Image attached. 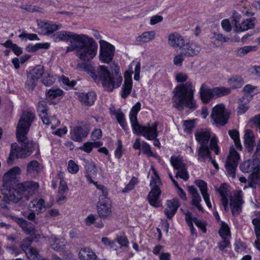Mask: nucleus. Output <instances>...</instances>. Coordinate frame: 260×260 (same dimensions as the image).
<instances>
[{
  "label": "nucleus",
  "instance_id": "f257e3e1",
  "mask_svg": "<svg viewBox=\"0 0 260 260\" xmlns=\"http://www.w3.org/2000/svg\"><path fill=\"white\" fill-rule=\"evenodd\" d=\"M21 170L18 167H14L8 171L3 176V186L2 191L4 194L0 207L4 209H9L10 202L16 203L23 198L29 200L35 191L39 187L38 183L27 181L17 183V175L20 174Z\"/></svg>",
  "mask_w": 260,
  "mask_h": 260
},
{
  "label": "nucleus",
  "instance_id": "f03ea898",
  "mask_svg": "<svg viewBox=\"0 0 260 260\" xmlns=\"http://www.w3.org/2000/svg\"><path fill=\"white\" fill-rule=\"evenodd\" d=\"M52 39L55 42H70L67 51H74L81 60L89 61L96 54L98 44L93 38L84 34H77L68 31H60L53 34Z\"/></svg>",
  "mask_w": 260,
  "mask_h": 260
},
{
  "label": "nucleus",
  "instance_id": "7ed1b4c3",
  "mask_svg": "<svg viewBox=\"0 0 260 260\" xmlns=\"http://www.w3.org/2000/svg\"><path fill=\"white\" fill-rule=\"evenodd\" d=\"M77 67L80 70L86 72L94 81H101L104 88L108 91H112L121 84L122 77L119 73V68L116 63H113L111 65L112 74L104 66H100L95 69L91 63L83 62L78 63Z\"/></svg>",
  "mask_w": 260,
  "mask_h": 260
},
{
  "label": "nucleus",
  "instance_id": "20e7f679",
  "mask_svg": "<svg viewBox=\"0 0 260 260\" xmlns=\"http://www.w3.org/2000/svg\"><path fill=\"white\" fill-rule=\"evenodd\" d=\"M188 75L183 72H179L175 75V79L177 82L182 83L178 85L173 90L174 95L172 98L173 106L179 111L186 108L192 112L198 107L194 98L195 91L191 82H187Z\"/></svg>",
  "mask_w": 260,
  "mask_h": 260
},
{
  "label": "nucleus",
  "instance_id": "39448f33",
  "mask_svg": "<svg viewBox=\"0 0 260 260\" xmlns=\"http://www.w3.org/2000/svg\"><path fill=\"white\" fill-rule=\"evenodd\" d=\"M35 118L34 114L31 111L23 112L18 123L16 129V137L19 142L30 155L37 145L32 141H28L27 134L30 126Z\"/></svg>",
  "mask_w": 260,
  "mask_h": 260
},
{
  "label": "nucleus",
  "instance_id": "423d86ee",
  "mask_svg": "<svg viewBox=\"0 0 260 260\" xmlns=\"http://www.w3.org/2000/svg\"><path fill=\"white\" fill-rule=\"evenodd\" d=\"M231 93V88L217 87L209 88L208 85L203 83L200 88V97L203 103L208 104L214 97H220Z\"/></svg>",
  "mask_w": 260,
  "mask_h": 260
},
{
  "label": "nucleus",
  "instance_id": "0eeeda50",
  "mask_svg": "<svg viewBox=\"0 0 260 260\" xmlns=\"http://www.w3.org/2000/svg\"><path fill=\"white\" fill-rule=\"evenodd\" d=\"M19 248L16 245H11L7 247L11 253L14 254L15 256L18 255L22 252H24L29 260H38V258L41 255L39 251L37 249L32 247L31 245H19Z\"/></svg>",
  "mask_w": 260,
  "mask_h": 260
},
{
  "label": "nucleus",
  "instance_id": "6e6552de",
  "mask_svg": "<svg viewBox=\"0 0 260 260\" xmlns=\"http://www.w3.org/2000/svg\"><path fill=\"white\" fill-rule=\"evenodd\" d=\"M230 113L226 111L224 104H221L215 106L212 111L211 118L213 123L217 126H223L228 122Z\"/></svg>",
  "mask_w": 260,
  "mask_h": 260
},
{
  "label": "nucleus",
  "instance_id": "1a4fd4ad",
  "mask_svg": "<svg viewBox=\"0 0 260 260\" xmlns=\"http://www.w3.org/2000/svg\"><path fill=\"white\" fill-rule=\"evenodd\" d=\"M158 125V122L155 121L151 126L148 124L147 126H145L143 128L136 132L135 133L138 135H142L145 138L149 140H153V145L157 147H160V142L159 140L156 139L158 136V132L157 131V127Z\"/></svg>",
  "mask_w": 260,
  "mask_h": 260
},
{
  "label": "nucleus",
  "instance_id": "9d476101",
  "mask_svg": "<svg viewBox=\"0 0 260 260\" xmlns=\"http://www.w3.org/2000/svg\"><path fill=\"white\" fill-rule=\"evenodd\" d=\"M171 162L174 168L176 170H178L176 177H180L184 181H187L189 178V175L187 172L186 165L184 163L182 157L179 156H172L171 157Z\"/></svg>",
  "mask_w": 260,
  "mask_h": 260
},
{
  "label": "nucleus",
  "instance_id": "9b49d317",
  "mask_svg": "<svg viewBox=\"0 0 260 260\" xmlns=\"http://www.w3.org/2000/svg\"><path fill=\"white\" fill-rule=\"evenodd\" d=\"M100 60L104 62L109 63L113 59L115 50L114 47L109 43L100 40Z\"/></svg>",
  "mask_w": 260,
  "mask_h": 260
},
{
  "label": "nucleus",
  "instance_id": "f8f14e48",
  "mask_svg": "<svg viewBox=\"0 0 260 260\" xmlns=\"http://www.w3.org/2000/svg\"><path fill=\"white\" fill-rule=\"evenodd\" d=\"M239 159V153L234 149H231L225 166L226 172L233 178L235 177V171Z\"/></svg>",
  "mask_w": 260,
  "mask_h": 260
},
{
  "label": "nucleus",
  "instance_id": "ddd939ff",
  "mask_svg": "<svg viewBox=\"0 0 260 260\" xmlns=\"http://www.w3.org/2000/svg\"><path fill=\"white\" fill-rule=\"evenodd\" d=\"M44 73V69L41 65L37 66L30 72L25 83L26 87L29 90L32 91L34 90L38 80L42 77Z\"/></svg>",
  "mask_w": 260,
  "mask_h": 260
},
{
  "label": "nucleus",
  "instance_id": "4468645a",
  "mask_svg": "<svg viewBox=\"0 0 260 260\" xmlns=\"http://www.w3.org/2000/svg\"><path fill=\"white\" fill-rule=\"evenodd\" d=\"M244 202L243 193L241 190L238 191L234 197L230 199V206L233 216H236L240 213L242 211V206Z\"/></svg>",
  "mask_w": 260,
  "mask_h": 260
},
{
  "label": "nucleus",
  "instance_id": "2eb2a0df",
  "mask_svg": "<svg viewBox=\"0 0 260 260\" xmlns=\"http://www.w3.org/2000/svg\"><path fill=\"white\" fill-rule=\"evenodd\" d=\"M16 146V144H12L11 145L12 150L7 159V162L10 165L13 164V160L15 158H25L29 155V153L26 151L22 146L21 147H17Z\"/></svg>",
  "mask_w": 260,
  "mask_h": 260
},
{
  "label": "nucleus",
  "instance_id": "dca6fc26",
  "mask_svg": "<svg viewBox=\"0 0 260 260\" xmlns=\"http://www.w3.org/2000/svg\"><path fill=\"white\" fill-rule=\"evenodd\" d=\"M141 103L137 102L132 108L129 113V119L131 120L133 131L134 133L138 132L145 126L141 125L138 122L137 114L141 109Z\"/></svg>",
  "mask_w": 260,
  "mask_h": 260
},
{
  "label": "nucleus",
  "instance_id": "f3484780",
  "mask_svg": "<svg viewBox=\"0 0 260 260\" xmlns=\"http://www.w3.org/2000/svg\"><path fill=\"white\" fill-rule=\"evenodd\" d=\"M89 132V129L87 126H78L71 131V138L75 141L81 142L87 137Z\"/></svg>",
  "mask_w": 260,
  "mask_h": 260
},
{
  "label": "nucleus",
  "instance_id": "a211bd4d",
  "mask_svg": "<svg viewBox=\"0 0 260 260\" xmlns=\"http://www.w3.org/2000/svg\"><path fill=\"white\" fill-rule=\"evenodd\" d=\"M201 49V47L197 44L187 43L181 47V52L185 57H191L197 55Z\"/></svg>",
  "mask_w": 260,
  "mask_h": 260
},
{
  "label": "nucleus",
  "instance_id": "6ab92c4d",
  "mask_svg": "<svg viewBox=\"0 0 260 260\" xmlns=\"http://www.w3.org/2000/svg\"><path fill=\"white\" fill-rule=\"evenodd\" d=\"M85 168L86 169L85 177L89 183H94L93 179H94L97 175V169L95 165L91 160L85 161Z\"/></svg>",
  "mask_w": 260,
  "mask_h": 260
},
{
  "label": "nucleus",
  "instance_id": "aec40b11",
  "mask_svg": "<svg viewBox=\"0 0 260 260\" xmlns=\"http://www.w3.org/2000/svg\"><path fill=\"white\" fill-rule=\"evenodd\" d=\"M221 197V203L225 211L228 210L229 199H231V193L228 189V185L223 183L217 189Z\"/></svg>",
  "mask_w": 260,
  "mask_h": 260
},
{
  "label": "nucleus",
  "instance_id": "412c9836",
  "mask_svg": "<svg viewBox=\"0 0 260 260\" xmlns=\"http://www.w3.org/2000/svg\"><path fill=\"white\" fill-rule=\"evenodd\" d=\"M161 194L160 189L151 188L147 196V199L150 205L154 207H159L161 206L160 200Z\"/></svg>",
  "mask_w": 260,
  "mask_h": 260
},
{
  "label": "nucleus",
  "instance_id": "4be33fe9",
  "mask_svg": "<svg viewBox=\"0 0 260 260\" xmlns=\"http://www.w3.org/2000/svg\"><path fill=\"white\" fill-rule=\"evenodd\" d=\"M133 87V81L130 73L126 71L124 74V82L121 88V96L123 99L126 98L131 93Z\"/></svg>",
  "mask_w": 260,
  "mask_h": 260
},
{
  "label": "nucleus",
  "instance_id": "5701e85b",
  "mask_svg": "<svg viewBox=\"0 0 260 260\" xmlns=\"http://www.w3.org/2000/svg\"><path fill=\"white\" fill-rule=\"evenodd\" d=\"M188 191L191 197V204L194 206L200 211L203 212L204 209L200 204L202 199L196 188L193 186H190L188 187Z\"/></svg>",
  "mask_w": 260,
  "mask_h": 260
},
{
  "label": "nucleus",
  "instance_id": "b1692460",
  "mask_svg": "<svg viewBox=\"0 0 260 260\" xmlns=\"http://www.w3.org/2000/svg\"><path fill=\"white\" fill-rule=\"evenodd\" d=\"M240 169L243 172L251 173L252 171H260L258 162L256 160H248L242 163Z\"/></svg>",
  "mask_w": 260,
  "mask_h": 260
},
{
  "label": "nucleus",
  "instance_id": "393cba45",
  "mask_svg": "<svg viewBox=\"0 0 260 260\" xmlns=\"http://www.w3.org/2000/svg\"><path fill=\"white\" fill-rule=\"evenodd\" d=\"M178 199H174L172 200H168L167 202V207L164 210L165 215L168 218H171L176 213L179 207Z\"/></svg>",
  "mask_w": 260,
  "mask_h": 260
},
{
  "label": "nucleus",
  "instance_id": "a878e982",
  "mask_svg": "<svg viewBox=\"0 0 260 260\" xmlns=\"http://www.w3.org/2000/svg\"><path fill=\"white\" fill-rule=\"evenodd\" d=\"M195 183L200 188L201 193L207 206L208 208H211L212 205L210 201L209 194L207 192V183L203 180H197L195 181Z\"/></svg>",
  "mask_w": 260,
  "mask_h": 260
},
{
  "label": "nucleus",
  "instance_id": "bb28decb",
  "mask_svg": "<svg viewBox=\"0 0 260 260\" xmlns=\"http://www.w3.org/2000/svg\"><path fill=\"white\" fill-rule=\"evenodd\" d=\"M195 137L200 145H207L211 138V135L209 131L201 129L196 132Z\"/></svg>",
  "mask_w": 260,
  "mask_h": 260
},
{
  "label": "nucleus",
  "instance_id": "cd10ccee",
  "mask_svg": "<svg viewBox=\"0 0 260 260\" xmlns=\"http://www.w3.org/2000/svg\"><path fill=\"white\" fill-rule=\"evenodd\" d=\"M184 44L183 38L179 34L174 32L168 36V44L173 48H181Z\"/></svg>",
  "mask_w": 260,
  "mask_h": 260
},
{
  "label": "nucleus",
  "instance_id": "c85d7f7f",
  "mask_svg": "<svg viewBox=\"0 0 260 260\" xmlns=\"http://www.w3.org/2000/svg\"><path fill=\"white\" fill-rule=\"evenodd\" d=\"M211 152L208 145H200L198 149V159L201 161L205 162L211 160Z\"/></svg>",
  "mask_w": 260,
  "mask_h": 260
},
{
  "label": "nucleus",
  "instance_id": "c756f323",
  "mask_svg": "<svg viewBox=\"0 0 260 260\" xmlns=\"http://www.w3.org/2000/svg\"><path fill=\"white\" fill-rule=\"evenodd\" d=\"M98 212L101 218L108 217L111 213V205L106 201H99Z\"/></svg>",
  "mask_w": 260,
  "mask_h": 260
},
{
  "label": "nucleus",
  "instance_id": "7c9ffc66",
  "mask_svg": "<svg viewBox=\"0 0 260 260\" xmlns=\"http://www.w3.org/2000/svg\"><path fill=\"white\" fill-rule=\"evenodd\" d=\"M155 32L154 30L145 31L136 38V42L138 44L148 43L154 39Z\"/></svg>",
  "mask_w": 260,
  "mask_h": 260
},
{
  "label": "nucleus",
  "instance_id": "2f4dec72",
  "mask_svg": "<svg viewBox=\"0 0 260 260\" xmlns=\"http://www.w3.org/2000/svg\"><path fill=\"white\" fill-rule=\"evenodd\" d=\"M80 101L86 105L91 106L95 102L96 94L94 92H89L86 93H81L79 95Z\"/></svg>",
  "mask_w": 260,
  "mask_h": 260
},
{
  "label": "nucleus",
  "instance_id": "473e14b6",
  "mask_svg": "<svg viewBox=\"0 0 260 260\" xmlns=\"http://www.w3.org/2000/svg\"><path fill=\"white\" fill-rule=\"evenodd\" d=\"M244 138L245 147L249 152H251L253 149L254 144V136L252 132L250 129L246 130Z\"/></svg>",
  "mask_w": 260,
  "mask_h": 260
},
{
  "label": "nucleus",
  "instance_id": "72a5a7b5",
  "mask_svg": "<svg viewBox=\"0 0 260 260\" xmlns=\"http://www.w3.org/2000/svg\"><path fill=\"white\" fill-rule=\"evenodd\" d=\"M79 258L80 260H95L96 255L90 248H85L80 250Z\"/></svg>",
  "mask_w": 260,
  "mask_h": 260
},
{
  "label": "nucleus",
  "instance_id": "f704fd0d",
  "mask_svg": "<svg viewBox=\"0 0 260 260\" xmlns=\"http://www.w3.org/2000/svg\"><path fill=\"white\" fill-rule=\"evenodd\" d=\"M41 170V166L37 160L29 162L27 166V174L31 176H34Z\"/></svg>",
  "mask_w": 260,
  "mask_h": 260
},
{
  "label": "nucleus",
  "instance_id": "c9c22d12",
  "mask_svg": "<svg viewBox=\"0 0 260 260\" xmlns=\"http://www.w3.org/2000/svg\"><path fill=\"white\" fill-rule=\"evenodd\" d=\"M18 224L21 226L23 231L27 234L34 233V225L30 222L27 221L22 218H19L17 220Z\"/></svg>",
  "mask_w": 260,
  "mask_h": 260
},
{
  "label": "nucleus",
  "instance_id": "e433bc0d",
  "mask_svg": "<svg viewBox=\"0 0 260 260\" xmlns=\"http://www.w3.org/2000/svg\"><path fill=\"white\" fill-rule=\"evenodd\" d=\"M45 201L43 199H35L32 200L29 205V208L30 209L35 208L36 211L39 213L42 211L43 208L44 207Z\"/></svg>",
  "mask_w": 260,
  "mask_h": 260
},
{
  "label": "nucleus",
  "instance_id": "4c0bfd02",
  "mask_svg": "<svg viewBox=\"0 0 260 260\" xmlns=\"http://www.w3.org/2000/svg\"><path fill=\"white\" fill-rule=\"evenodd\" d=\"M218 233L222 238L224 239L223 244H228V242L226 241V239L230 235V231L228 224L222 222Z\"/></svg>",
  "mask_w": 260,
  "mask_h": 260
},
{
  "label": "nucleus",
  "instance_id": "58836bf2",
  "mask_svg": "<svg viewBox=\"0 0 260 260\" xmlns=\"http://www.w3.org/2000/svg\"><path fill=\"white\" fill-rule=\"evenodd\" d=\"M62 93V90L58 88H51L46 91V97L50 100L55 99L60 96Z\"/></svg>",
  "mask_w": 260,
  "mask_h": 260
},
{
  "label": "nucleus",
  "instance_id": "ea45409f",
  "mask_svg": "<svg viewBox=\"0 0 260 260\" xmlns=\"http://www.w3.org/2000/svg\"><path fill=\"white\" fill-rule=\"evenodd\" d=\"M43 26L46 30V34L47 35L52 34L55 31L61 28V25L60 24H55L52 22H45Z\"/></svg>",
  "mask_w": 260,
  "mask_h": 260
},
{
  "label": "nucleus",
  "instance_id": "a19ab883",
  "mask_svg": "<svg viewBox=\"0 0 260 260\" xmlns=\"http://www.w3.org/2000/svg\"><path fill=\"white\" fill-rule=\"evenodd\" d=\"M228 83L232 88H240L243 84V80L241 77L236 76L229 79Z\"/></svg>",
  "mask_w": 260,
  "mask_h": 260
},
{
  "label": "nucleus",
  "instance_id": "79ce46f5",
  "mask_svg": "<svg viewBox=\"0 0 260 260\" xmlns=\"http://www.w3.org/2000/svg\"><path fill=\"white\" fill-rule=\"evenodd\" d=\"M229 134L234 140L235 147L238 150H241L242 147L240 141L239 132L236 129H232L229 131Z\"/></svg>",
  "mask_w": 260,
  "mask_h": 260
},
{
  "label": "nucleus",
  "instance_id": "37998d69",
  "mask_svg": "<svg viewBox=\"0 0 260 260\" xmlns=\"http://www.w3.org/2000/svg\"><path fill=\"white\" fill-rule=\"evenodd\" d=\"M255 87L251 85L247 84L243 88V90L246 93L244 96H242L239 99L241 102H243L245 100L246 101H249V100L252 99V95L251 93L253 92Z\"/></svg>",
  "mask_w": 260,
  "mask_h": 260
},
{
  "label": "nucleus",
  "instance_id": "c03bdc74",
  "mask_svg": "<svg viewBox=\"0 0 260 260\" xmlns=\"http://www.w3.org/2000/svg\"><path fill=\"white\" fill-rule=\"evenodd\" d=\"M256 47L255 46H246L239 48L237 50V55L239 56H242L248 53L256 51Z\"/></svg>",
  "mask_w": 260,
  "mask_h": 260
},
{
  "label": "nucleus",
  "instance_id": "a18cd8bd",
  "mask_svg": "<svg viewBox=\"0 0 260 260\" xmlns=\"http://www.w3.org/2000/svg\"><path fill=\"white\" fill-rule=\"evenodd\" d=\"M253 27V23L251 20L247 19L238 25V31H245Z\"/></svg>",
  "mask_w": 260,
  "mask_h": 260
},
{
  "label": "nucleus",
  "instance_id": "49530a36",
  "mask_svg": "<svg viewBox=\"0 0 260 260\" xmlns=\"http://www.w3.org/2000/svg\"><path fill=\"white\" fill-rule=\"evenodd\" d=\"M97 189L101 191L102 194L99 196V201H104L105 199L108 198V189L107 188L103 185H99L97 182H95L93 183Z\"/></svg>",
  "mask_w": 260,
  "mask_h": 260
},
{
  "label": "nucleus",
  "instance_id": "de8ad7c7",
  "mask_svg": "<svg viewBox=\"0 0 260 260\" xmlns=\"http://www.w3.org/2000/svg\"><path fill=\"white\" fill-rule=\"evenodd\" d=\"M153 172L155 175V176L151 177V180L150 183V185L151 187V188L160 189L158 186L160 184V179L158 174H157L156 170L154 169H152Z\"/></svg>",
  "mask_w": 260,
  "mask_h": 260
},
{
  "label": "nucleus",
  "instance_id": "09e8293b",
  "mask_svg": "<svg viewBox=\"0 0 260 260\" xmlns=\"http://www.w3.org/2000/svg\"><path fill=\"white\" fill-rule=\"evenodd\" d=\"M56 79L55 76L47 74L43 78L42 82L46 86H51L55 82Z\"/></svg>",
  "mask_w": 260,
  "mask_h": 260
},
{
  "label": "nucleus",
  "instance_id": "8fccbe9b",
  "mask_svg": "<svg viewBox=\"0 0 260 260\" xmlns=\"http://www.w3.org/2000/svg\"><path fill=\"white\" fill-rule=\"evenodd\" d=\"M183 127L184 131L188 134H190L192 129L194 127V120H185L183 121Z\"/></svg>",
  "mask_w": 260,
  "mask_h": 260
},
{
  "label": "nucleus",
  "instance_id": "3c124183",
  "mask_svg": "<svg viewBox=\"0 0 260 260\" xmlns=\"http://www.w3.org/2000/svg\"><path fill=\"white\" fill-rule=\"evenodd\" d=\"M47 106L46 102L41 101L38 103V111L40 116L44 117V115L47 114Z\"/></svg>",
  "mask_w": 260,
  "mask_h": 260
},
{
  "label": "nucleus",
  "instance_id": "603ef678",
  "mask_svg": "<svg viewBox=\"0 0 260 260\" xmlns=\"http://www.w3.org/2000/svg\"><path fill=\"white\" fill-rule=\"evenodd\" d=\"M217 143L218 140L216 137H213L211 139L210 142V148L211 150L214 151L216 155H218L220 152Z\"/></svg>",
  "mask_w": 260,
  "mask_h": 260
},
{
  "label": "nucleus",
  "instance_id": "864d4df0",
  "mask_svg": "<svg viewBox=\"0 0 260 260\" xmlns=\"http://www.w3.org/2000/svg\"><path fill=\"white\" fill-rule=\"evenodd\" d=\"M68 170L72 174H76L79 170L78 165L72 160H70L68 162Z\"/></svg>",
  "mask_w": 260,
  "mask_h": 260
},
{
  "label": "nucleus",
  "instance_id": "5fc2aeb1",
  "mask_svg": "<svg viewBox=\"0 0 260 260\" xmlns=\"http://www.w3.org/2000/svg\"><path fill=\"white\" fill-rule=\"evenodd\" d=\"M137 182V179L135 177H133L124 188L122 190V192L126 193L132 190Z\"/></svg>",
  "mask_w": 260,
  "mask_h": 260
},
{
  "label": "nucleus",
  "instance_id": "6e6d98bb",
  "mask_svg": "<svg viewBox=\"0 0 260 260\" xmlns=\"http://www.w3.org/2000/svg\"><path fill=\"white\" fill-rule=\"evenodd\" d=\"M116 119L121 126L124 129H126V124L125 121L124 114L121 112L116 113Z\"/></svg>",
  "mask_w": 260,
  "mask_h": 260
},
{
  "label": "nucleus",
  "instance_id": "4d7b16f0",
  "mask_svg": "<svg viewBox=\"0 0 260 260\" xmlns=\"http://www.w3.org/2000/svg\"><path fill=\"white\" fill-rule=\"evenodd\" d=\"M252 223L254 225V231L257 240L260 238V218H254L252 220Z\"/></svg>",
  "mask_w": 260,
  "mask_h": 260
},
{
  "label": "nucleus",
  "instance_id": "13d9d810",
  "mask_svg": "<svg viewBox=\"0 0 260 260\" xmlns=\"http://www.w3.org/2000/svg\"><path fill=\"white\" fill-rule=\"evenodd\" d=\"M246 102H248L246 100L243 102L239 100V106L237 108V113L239 115L244 114L248 109L249 107L246 106Z\"/></svg>",
  "mask_w": 260,
  "mask_h": 260
},
{
  "label": "nucleus",
  "instance_id": "bf43d9fd",
  "mask_svg": "<svg viewBox=\"0 0 260 260\" xmlns=\"http://www.w3.org/2000/svg\"><path fill=\"white\" fill-rule=\"evenodd\" d=\"M142 150L144 154L148 156H152L153 155V152L151 150L150 145L146 142L143 141L142 142Z\"/></svg>",
  "mask_w": 260,
  "mask_h": 260
},
{
  "label": "nucleus",
  "instance_id": "052dcab7",
  "mask_svg": "<svg viewBox=\"0 0 260 260\" xmlns=\"http://www.w3.org/2000/svg\"><path fill=\"white\" fill-rule=\"evenodd\" d=\"M184 56L182 54V52H180V53L178 55H176L173 59L174 64L176 66L180 67L182 66V62L184 60Z\"/></svg>",
  "mask_w": 260,
  "mask_h": 260
},
{
  "label": "nucleus",
  "instance_id": "680f3d73",
  "mask_svg": "<svg viewBox=\"0 0 260 260\" xmlns=\"http://www.w3.org/2000/svg\"><path fill=\"white\" fill-rule=\"evenodd\" d=\"M193 222L203 231V233H206V229L205 224L203 221L196 217H194Z\"/></svg>",
  "mask_w": 260,
  "mask_h": 260
},
{
  "label": "nucleus",
  "instance_id": "e2e57ef3",
  "mask_svg": "<svg viewBox=\"0 0 260 260\" xmlns=\"http://www.w3.org/2000/svg\"><path fill=\"white\" fill-rule=\"evenodd\" d=\"M231 245H218V248L220 250L222 251L226 252L229 251V256H231L233 254V252L232 250Z\"/></svg>",
  "mask_w": 260,
  "mask_h": 260
},
{
  "label": "nucleus",
  "instance_id": "0e129e2a",
  "mask_svg": "<svg viewBox=\"0 0 260 260\" xmlns=\"http://www.w3.org/2000/svg\"><path fill=\"white\" fill-rule=\"evenodd\" d=\"M102 132L101 129H95L91 134V137L92 140L96 141L102 137Z\"/></svg>",
  "mask_w": 260,
  "mask_h": 260
},
{
  "label": "nucleus",
  "instance_id": "69168bd1",
  "mask_svg": "<svg viewBox=\"0 0 260 260\" xmlns=\"http://www.w3.org/2000/svg\"><path fill=\"white\" fill-rule=\"evenodd\" d=\"M93 147L92 142H86L80 149L87 153H90L92 150Z\"/></svg>",
  "mask_w": 260,
  "mask_h": 260
},
{
  "label": "nucleus",
  "instance_id": "338daca9",
  "mask_svg": "<svg viewBox=\"0 0 260 260\" xmlns=\"http://www.w3.org/2000/svg\"><path fill=\"white\" fill-rule=\"evenodd\" d=\"M212 38L218 41L222 42H226L229 40V38L223 37L222 34L215 32L213 33Z\"/></svg>",
  "mask_w": 260,
  "mask_h": 260
},
{
  "label": "nucleus",
  "instance_id": "774afa93",
  "mask_svg": "<svg viewBox=\"0 0 260 260\" xmlns=\"http://www.w3.org/2000/svg\"><path fill=\"white\" fill-rule=\"evenodd\" d=\"M68 189V187L66 182L64 180H61L58 188V193L64 194V192Z\"/></svg>",
  "mask_w": 260,
  "mask_h": 260
}]
</instances>
